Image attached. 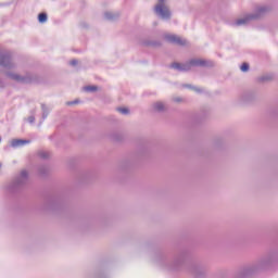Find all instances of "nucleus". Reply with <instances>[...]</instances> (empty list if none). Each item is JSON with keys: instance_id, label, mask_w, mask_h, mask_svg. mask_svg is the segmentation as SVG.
I'll return each mask as SVG.
<instances>
[{"instance_id": "f257e3e1", "label": "nucleus", "mask_w": 278, "mask_h": 278, "mask_svg": "<svg viewBox=\"0 0 278 278\" xmlns=\"http://www.w3.org/2000/svg\"><path fill=\"white\" fill-rule=\"evenodd\" d=\"M1 66H2V73H5L10 79H13V81H18L20 84H28V81H31V76L29 74L23 76L15 72H5V71H12V68H15L16 63H14V60L12 59V54L9 52L2 53L1 59Z\"/></svg>"}, {"instance_id": "f03ea898", "label": "nucleus", "mask_w": 278, "mask_h": 278, "mask_svg": "<svg viewBox=\"0 0 278 278\" xmlns=\"http://www.w3.org/2000/svg\"><path fill=\"white\" fill-rule=\"evenodd\" d=\"M270 12H273V7L270 4H262L256 7L253 13H248L242 17L235 20L231 25L232 27H243L253 21H257V18H262V16H266V14Z\"/></svg>"}, {"instance_id": "7ed1b4c3", "label": "nucleus", "mask_w": 278, "mask_h": 278, "mask_svg": "<svg viewBox=\"0 0 278 278\" xmlns=\"http://www.w3.org/2000/svg\"><path fill=\"white\" fill-rule=\"evenodd\" d=\"M154 14L162 18L163 21H170V8H168V2L166 0H157L154 5Z\"/></svg>"}, {"instance_id": "20e7f679", "label": "nucleus", "mask_w": 278, "mask_h": 278, "mask_svg": "<svg viewBox=\"0 0 278 278\" xmlns=\"http://www.w3.org/2000/svg\"><path fill=\"white\" fill-rule=\"evenodd\" d=\"M173 68H176V71H192L194 66H205V61L201 59H193L189 63H174Z\"/></svg>"}, {"instance_id": "39448f33", "label": "nucleus", "mask_w": 278, "mask_h": 278, "mask_svg": "<svg viewBox=\"0 0 278 278\" xmlns=\"http://www.w3.org/2000/svg\"><path fill=\"white\" fill-rule=\"evenodd\" d=\"M29 181V169L23 168L14 178L13 186L16 188H22V186H27Z\"/></svg>"}, {"instance_id": "423d86ee", "label": "nucleus", "mask_w": 278, "mask_h": 278, "mask_svg": "<svg viewBox=\"0 0 278 278\" xmlns=\"http://www.w3.org/2000/svg\"><path fill=\"white\" fill-rule=\"evenodd\" d=\"M164 38L167 42H174L175 45H186V40L180 39L178 36L173 34H165Z\"/></svg>"}, {"instance_id": "0eeeda50", "label": "nucleus", "mask_w": 278, "mask_h": 278, "mask_svg": "<svg viewBox=\"0 0 278 278\" xmlns=\"http://www.w3.org/2000/svg\"><path fill=\"white\" fill-rule=\"evenodd\" d=\"M152 110L154 112H164V110H166V104L162 101H156L152 104Z\"/></svg>"}, {"instance_id": "6e6552de", "label": "nucleus", "mask_w": 278, "mask_h": 278, "mask_svg": "<svg viewBox=\"0 0 278 278\" xmlns=\"http://www.w3.org/2000/svg\"><path fill=\"white\" fill-rule=\"evenodd\" d=\"M103 16L105 21H115V18H118V13L106 11Z\"/></svg>"}, {"instance_id": "1a4fd4ad", "label": "nucleus", "mask_w": 278, "mask_h": 278, "mask_svg": "<svg viewBox=\"0 0 278 278\" xmlns=\"http://www.w3.org/2000/svg\"><path fill=\"white\" fill-rule=\"evenodd\" d=\"M29 141L23 139H15L11 142L12 147H24V144H28Z\"/></svg>"}, {"instance_id": "9d476101", "label": "nucleus", "mask_w": 278, "mask_h": 278, "mask_svg": "<svg viewBox=\"0 0 278 278\" xmlns=\"http://www.w3.org/2000/svg\"><path fill=\"white\" fill-rule=\"evenodd\" d=\"M47 20H48L47 13H40L38 15V22L39 23H47Z\"/></svg>"}, {"instance_id": "9b49d317", "label": "nucleus", "mask_w": 278, "mask_h": 278, "mask_svg": "<svg viewBox=\"0 0 278 278\" xmlns=\"http://www.w3.org/2000/svg\"><path fill=\"white\" fill-rule=\"evenodd\" d=\"M97 86H86L84 87L85 92H96Z\"/></svg>"}, {"instance_id": "f8f14e48", "label": "nucleus", "mask_w": 278, "mask_h": 278, "mask_svg": "<svg viewBox=\"0 0 278 278\" xmlns=\"http://www.w3.org/2000/svg\"><path fill=\"white\" fill-rule=\"evenodd\" d=\"M242 101H251V99H253V94L251 93H244L242 97H241Z\"/></svg>"}, {"instance_id": "ddd939ff", "label": "nucleus", "mask_w": 278, "mask_h": 278, "mask_svg": "<svg viewBox=\"0 0 278 278\" xmlns=\"http://www.w3.org/2000/svg\"><path fill=\"white\" fill-rule=\"evenodd\" d=\"M117 112H119V114H129V109H127V108H119V109H117Z\"/></svg>"}, {"instance_id": "4468645a", "label": "nucleus", "mask_w": 278, "mask_h": 278, "mask_svg": "<svg viewBox=\"0 0 278 278\" xmlns=\"http://www.w3.org/2000/svg\"><path fill=\"white\" fill-rule=\"evenodd\" d=\"M240 68L242 71V73H247L249 71V64L248 63H243Z\"/></svg>"}, {"instance_id": "2eb2a0df", "label": "nucleus", "mask_w": 278, "mask_h": 278, "mask_svg": "<svg viewBox=\"0 0 278 278\" xmlns=\"http://www.w3.org/2000/svg\"><path fill=\"white\" fill-rule=\"evenodd\" d=\"M39 155L43 159L49 157V152H39Z\"/></svg>"}, {"instance_id": "dca6fc26", "label": "nucleus", "mask_w": 278, "mask_h": 278, "mask_svg": "<svg viewBox=\"0 0 278 278\" xmlns=\"http://www.w3.org/2000/svg\"><path fill=\"white\" fill-rule=\"evenodd\" d=\"M27 121H28V123H30V124H31V123H34V121H36V117H34V116H29Z\"/></svg>"}, {"instance_id": "f3484780", "label": "nucleus", "mask_w": 278, "mask_h": 278, "mask_svg": "<svg viewBox=\"0 0 278 278\" xmlns=\"http://www.w3.org/2000/svg\"><path fill=\"white\" fill-rule=\"evenodd\" d=\"M70 64H71L72 66H77V60H72V61L70 62Z\"/></svg>"}, {"instance_id": "a211bd4d", "label": "nucleus", "mask_w": 278, "mask_h": 278, "mask_svg": "<svg viewBox=\"0 0 278 278\" xmlns=\"http://www.w3.org/2000/svg\"><path fill=\"white\" fill-rule=\"evenodd\" d=\"M175 103H181V98H174Z\"/></svg>"}]
</instances>
